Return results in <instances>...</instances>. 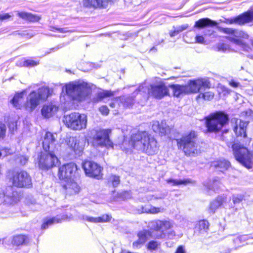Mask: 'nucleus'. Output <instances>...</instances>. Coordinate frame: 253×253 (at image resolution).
<instances>
[{
    "label": "nucleus",
    "instance_id": "1",
    "mask_svg": "<svg viewBox=\"0 0 253 253\" xmlns=\"http://www.w3.org/2000/svg\"><path fill=\"white\" fill-rule=\"evenodd\" d=\"M58 147L54 135L50 132H46L42 141L45 152L40 153L37 158L40 169L47 170L58 165L59 161L56 155Z\"/></svg>",
    "mask_w": 253,
    "mask_h": 253
},
{
    "label": "nucleus",
    "instance_id": "2",
    "mask_svg": "<svg viewBox=\"0 0 253 253\" xmlns=\"http://www.w3.org/2000/svg\"><path fill=\"white\" fill-rule=\"evenodd\" d=\"M89 93L90 88L87 83L71 82L63 87L60 100L64 103L70 100L82 101L85 99Z\"/></svg>",
    "mask_w": 253,
    "mask_h": 253
},
{
    "label": "nucleus",
    "instance_id": "3",
    "mask_svg": "<svg viewBox=\"0 0 253 253\" xmlns=\"http://www.w3.org/2000/svg\"><path fill=\"white\" fill-rule=\"evenodd\" d=\"M197 133L191 131L177 139V146L179 149L182 150L187 156H195L200 153L196 141Z\"/></svg>",
    "mask_w": 253,
    "mask_h": 253
},
{
    "label": "nucleus",
    "instance_id": "4",
    "mask_svg": "<svg viewBox=\"0 0 253 253\" xmlns=\"http://www.w3.org/2000/svg\"><path fill=\"white\" fill-rule=\"evenodd\" d=\"M50 90L48 87H42L37 91L31 92L23 103V108L29 112H33L41 102L45 101L49 96Z\"/></svg>",
    "mask_w": 253,
    "mask_h": 253
},
{
    "label": "nucleus",
    "instance_id": "5",
    "mask_svg": "<svg viewBox=\"0 0 253 253\" xmlns=\"http://www.w3.org/2000/svg\"><path fill=\"white\" fill-rule=\"evenodd\" d=\"M223 32L231 36L226 37V38L231 42L238 45L244 51L249 52L252 48L245 42L249 38V35L245 32L239 30H235L232 28H224Z\"/></svg>",
    "mask_w": 253,
    "mask_h": 253
},
{
    "label": "nucleus",
    "instance_id": "6",
    "mask_svg": "<svg viewBox=\"0 0 253 253\" xmlns=\"http://www.w3.org/2000/svg\"><path fill=\"white\" fill-rule=\"evenodd\" d=\"M140 94L145 99L148 95L157 99H161L169 95V90L164 83H160L156 85H151L150 87L145 85V84L140 85L138 87Z\"/></svg>",
    "mask_w": 253,
    "mask_h": 253
},
{
    "label": "nucleus",
    "instance_id": "7",
    "mask_svg": "<svg viewBox=\"0 0 253 253\" xmlns=\"http://www.w3.org/2000/svg\"><path fill=\"white\" fill-rule=\"evenodd\" d=\"M227 115L222 112L211 114L207 118L206 125L209 131L217 132L227 123Z\"/></svg>",
    "mask_w": 253,
    "mask_h": 253
},
{
    "label": "nucleus",
    "instance_id": "8",
    "mask_svg": "<svg viewBox=\"0 0 253 253\" xmlns=\"http://www.w3.org/2000/svg\"><path fill=\"white\" fill-rule=\"evenodd\" d=\"M233 154L236 160L243 166L248 169L253 167V155L249 150L240 143H234L232 145Z\"/></svg>",
    "mask_w": 253,
    "mask_h": 253
},
{
    "label": "nucleus",
    "instance_id": "9",
    "mask_svg": "<svg viewBox=\"0 0 253 253\" xmlns=\"http://www.w3.org/2000/svg\"><path fill=\"white\" fill-rule=\"evenodd\" d=\"M63 121L68 127L80 130L86 128L87 119L85 114L74 112L64 116Z\"/></svg>",
    "mask_w": 253,
    "mask_h": 253
},
{
    "label": "nucleus",
    "instance_id": "10",
    "mask_svg": "<svg viewBox=\"0 0 253 253\" xmlns=\"http://www.w3.org/2000/svg\"><path fill=\"white\" fill-rule=\"evenodd\" d=\"M110 129L96 128L93 129L91 133L92 135V143L94 146L112 147V143L109 139Z\"/></svg>",
    "mask_w": 253,
    "mask_h": 253
},
{
    "label": "nucleus",
    "instance_id": "11",
    "mask_svg": "<svg viewBox=\"0 0 253 253\" xmlns=\"http://www.w3.org/2000/svg\"><path fill=\"white\" fill-rule=\"evenodd\" d=\"M150 135L146 131H138L131 135L129 143L133 148L142 152Z\"/></svg>",
    "mask_w": 253,
    "mask_h": 253
},
{
    "label": "nucleus",
    "instance_id": "12",
    "mask_svg": "<svg viewBox=\"0 0 253 253\" xmlns=\"http://www.w3.org/2000/svg\"><path fill=\"white\" fill-rule=\"evenodd\" d=\"M174 226V222L171 220H156L149 223V227L151 230L160 231L161 233L157 236L158 238H163L166 236L165 232L171 229Z\"/></svg>",
    "mask_w": 253,
    "mask_h": 253
},
{
    "label": "nucleus",
    "instance_id": "13",
    "mask_svg": "<svg viewBox=\"0 0 253 253\" xmlns=\"http://www.w3.org/2000/svg\"><path fill=\"white\" fill-rule=\"evenodd\" d=\"M77 171V167L74 163H71L60 167L58 170V176L60 179L68 181L75 178Z\"/></svg>",
    "mask_w": 253,
    "mask_h": 253
},
{
    "label": "nucleus",
    "instance_id": "14",
    "mask_svg": "<svg viewBox=\"0 0 253 253\" xmlns=\"http://www.w3.org/2000/svg\"><path fill=\"white\" fill-rule=\"evenodd\" d=\"M10 179L13 185L18 187H28L32 184L30 176L24 171L13 172Z\"/></svg>",
    "mask_w": 253,
    "mask_h": 253
},
{
    "label": "nucleus",
    "instance_id": "15",
    "mask_svg": "<svg viewBox=\"0 0 253 253\" xmlns=\"http://www.w3.org/2000/svg\"><path fill=\"white\" fill-rule=\"evenodd\" d=\"M232 122L234 124L233 130L237 137H243L245 139V143H249L250 139L248 138L246 129L249 121H242L241 119L234 118Z\"/></svg>",
    "mask_w": 253,
    "mask_h": 253
},
{
    "label": "nucleus",
    "instance_id": "16",
    "mask_svg": "<svg viewBox=\"0 0 253 253\" xmlns=\"http://www.w3.org/2000/svg\"><path fill=\"white\" fill-rule=\"evenodd\" d=\"M188 94L192 93H200L202 87L210 88V83L207 79H199L197 80L190 81L186 84Z\"/></svg>",
    "mask_w": 253,
    "mask_h": 253
},
{
    "label": "nucleus",
    "instance_id": "17",
    "mask_svg": "<svg viewBox=\"0 0 253 253\" xmlns=\"http://www.w3.org/2000/svg\"><path fill=\"white\" fill-rule=\"evenodd\" d=\"M66 142L68 146L73 150L76 154L80 155L83 151L85 139L84 137H70L68 138Z\"/></svg>",
    "mask_w": 253,
    "mask_h": 253
},
{
    "label": "nucleus",
    "instance_id": "18",
    "mask_svg": "<svg viewBox=\"0 0 253 253\" xmlns=\"http://www.w3.org/2000/svg\"><path fill=\"white\" fill-rule=\"evenodd\" d=\"M83 168L86 175L100 178L102 168L96 163L91 161H85L83 165Z\"/></svg>",
    "mask_w": 253,
    "mask_h": 253
},
{
    "label": "nucleus",
    "instance_id": "19",
    "mask_svg": "<svg viewBox=\"0 0 253 253\" xmlns=\"http://www.w3.org/2000/svg\"><path fill=\"white\" fill-rule=\"evenodd\" d=\"M145 144L142 152L149 155H153L158 152L159 146L158 142L155 138L151 135L148 138V141Z\"/></svg>",
    "mask_w": 253,
    "mask_h": 253
},
{
    "label": "nucleus",
    "instance_id": "20",
    "mask_svg": "<svg viewBox=\"0 0 253 253\" xmlns=\"http://www.w3.org/2000/svg\"><path fill=\"white\" fill-rule=\"evenodd\" d=\"M72 218V217H68L67 215H58L56 216L50 218H46L44 219L42 225V228L45 229L54 224H56L61 222L62 221L65 220H70Z\"/></svg>",
    "mask_w": 253,
    "mask_h": 253
},
{
    "label": "nucleus",
    "instance_id": "21",
    "mask_svg": "<svg viewBox=\"0 0 253 253\" xmlns=\"http://www.w3.org/2000/svg\"><path fill=\"white\" fill-rule=\"evenodd\" d=\"M253 20V11H248L242 15H240L234 18L230 19V24L236 23L239 25H243L246 23Z\"/></svg>",
    "mask_w": 253,
    "mask_h": 253
},
{
    "label": "nucleus",
    "instance_id": "22",
    "mask_svg": "<svg viewBox=\"0 0 253 253\" xmlns=\"http://www.w3.org/2000/svg\"><path fill=\"white\" fill-rule=\"evenodd\" d=\"M58 110V106L54 103H50L49 104L43 106L41 113L45 118H49L54 115Z\"/></svg>",
    "mask_w": 253,
    "mask_h": 253
},
{
    "label": "nucleus",
    "instance_id": "23",
    "mask_svg": "<svg viewBox=\"0 0 253 253\" xmlns=\"http://www.w3.org/2000/svg\"><path fill=\"white\" fill-rule=\"evenodd\" d=\"M111 216L109 214H103L99 217H91L87 215L81 214L79 216V218L86 220L92 223H103L110 221L111 219Z\"/></svg>",
    "mask_w": 253,
    "mask_h": 253
},
{
    "label": "nucleus",
    "instance_id": "24",
    "mask_svg": "<svg viewBox=\"0 0 253 253\" xmlns=\"http://www.w3.org/2000/svg\"><path fill=\"white\" fill-rule=\"evenodd\" d=\"M152 128L154 132L161 135H165L170 131V128L165 121H162L161 123L158 121H154Z\"/></svg>",
    "mask_w": 253,
    "mask_h": 253
},
{
    "label": "nucleus",
    "instance_id": "25",
    "mask_svg": "<svg viewBox=\"0 0 253 253\" xmlns=\"http://www.w3.org/2000/svg\"><path fill=\"white\" fill-rule=\"evenodd\" d=\"M169 87L172 90L173 95L174 97H181L186 94H188L186 84H171Z\"/></svg>",
    "mask_w": 253,
    "mask_h": 253
},
{
    "label": "nucleus",
    "instance_id": "26",
    "mask_svg": "<svg viewBox=\"0 0 253 253\" xmlns=\"http://www.w3.org/2000/svg\"><path fill=\"white\" fill-rule=\"evenodd\" d=\"M150 236V232L144 230L139 232L138 233V239L132 244V247L134 249H139L146 242L148 236Z\"/></svg>",
    "mask_w": 253,
    "mask_h": 253
},
{
    "label": "nucleus",
    "instance_id": "27",
    "mask_svg": "<svg viewBox=\"0 0 253 253\" xmlns=\"http://www.w3.org/2000/svg\"><path fill=\"white\" fill-rule=\"evenodd\" d=\"M220 179L218 177L213 178L212 180H208L204 183V186L205 187V190L207 192H210V191H214L217 190L220 185ZM210 194V193H209Z\"/></svg>",
    "mask_w": 253,
    "mask_h": 253
},
{
    "label": "nucleus",
    "instance_id": "28",
    "mask_svg": "<svg viewBox=\"0 0 253 253\" xmlns=\"http://www.w3.org/2000/svg\"><path fill=\"white\" fill-rule=\"evenodd\" d=\"M66 183L64 185L65 189L67 191V193L69 194H74L77 193L80 191V187L75 181L74 178L66 181Z\"/></svg>",
    "mask_w": 253,
    "mask_h": 253
},
{
    "label": "nucleus",
    "instance_id": "29",
    "mask_svg": "<svg viewBox=\"0 0 253 253\" xmlns=\"http://www.w3.org/2000/svg\"><path fill=\"white\" fill-rule=\"evenodd\" d=\"M140 92L138 91V88L132 93L133 96L132 97H126L123 96L118 98L117 101L119 100L120 102L125 107L129 108L131 107L134 102L133 97L135 96L136 95L138 94Z\"/></svg>",
    "mask_w": 253,
    "mask_h": 253
},
{
    "label": "nucleus",
    "instance_id": "30",
    "mask_svg": "<svg viewBox=\"0 0 253 253\" xmlns=\"http://www.w3.org/2000/svg\"><path fill=\"white\" fill-rule=\"evenodd\" d=\"M212 166L216 170L223 172L226 170L230 166V163L225 160H220L212 163Z\"/></svg>",
    "mask_w": 253,
    "mask_h": 253
},
{
    "label": "nucleus",
    "instance_id": "31",
    "mask_svg": "<svg viewBox=\"0 0 253 253\" xmlns=\"http://www.w3.org/2000/svg\"><path fill=\"white\" fill-rule=\"evenodd\" d=\"M17 15L23 19L30 22H37L41 19V16L26 12H18Z\"/></svg>",
    "mask_w": 253,
    "mask_h": 253
},
{
    "label": "nucleus",
    "instance_id": "32",
    "mask_svg": "<svg viewBox=\"0 0 253 253\" xmlns=\"http://www.w3.org/2000/svg\"><path fill=\"white\" fill-rule=\"evenodd\" d=\"M39 64V61H36L32 59H26L25 58L21 59L16 63V65L18 66L28 68L33 67L38 65Z\"/></svg>",
    "mask_w": 253,
    "mask_h": 253
},
{
    "label": "nucleus",
    "instance_id": "33",
    "mask_svg": "<svg viewBox=\"0 0 253 253\" xmlns=\"http://www.w3.org/2000/svg\"><path fill=\"white\" fill-rule=\"evenodd\" d=\"M23 95V92L16 93L14 95L13 99L11 101V102L14 107L18 109L23 108V104H22Z\"/></svg>",
    "mask_w": 253,
    "mask_h": 253
},
{
    "label": "nucleus",
    "instance_id": "34",
    "mask_svg": "<svg viewBox=\"0 0 253 253\" xmlns=\"http://www.w3.org/2000/svg\"><path fill=\"white\" fill-rule=\"evenodd\" d=\"M216 23L209 18L200 19L195 22L194 27L197 28H204L208 26H215Z\"/></svg>",
    "mask_w": 253,
    "mask_h": 253
},
{
    "label": "nucleus",
    "instance_id": "35",
    "mask_svg": "<svg viewBox=\"0 0 253 253\" xmlns=\"http://www.w3.org/2000/svg\"><path fill=\"white\" fill-rule=\"evenodd\" d=\"M227 198L224 196H219L215 200L213 201L210 204V209L214 212L220 206H221Z\"/></svg>",
    "mask_w": 253,
    "mask_h": 253
},
{
    "label": "nucleus",
    "instance_id": "36",
    "mask_svg": "<svg viewBox=\"0 0 253 253\" xmlns=\"http://www.w3.org/2000/svg\"><path fill=\"white\" fill-rule=\"evenodd\" d=\"M209 223L206 220L199 221L196 226V229L199 231V233L202 234L207 232L209 229Z\"/></svg>",
    "mask_w": 253,
    "mask_h": 253
},
{
    "label": "nucleus",
    "instance_id": "37",
    "mask_svg": "<svg viewBox=\"0 0 253 253\" xmlns=\"http://www.w3.org/2000/svg\"><path fill=\"white\" fill-rule=\"evenodd\" d=\"M168 183L171 184L173 186H179L180 185H186L188 184L192 183V180L190 179H169L167 180Z\"/></svg>",
    "mask_w": 253,
    "mask_h": 253
},
{
    "label": "nucleus",
    "instance_id": "38",
    "mask_svg": "<svg viewBox=\"0 0 253 253\" xmlns=\"http://www.w3.org/2000/svg\"><path fill=\"white\" fill-rule=\"evenodd\" d=\"M249 239H248V236L247 235H242L241 236H238L236 237L233 240L234 243L235 244V246L236 247H239L241 246L242 245H244V242L246 241H248ZM250 242H247L246 244H250Z\"/></svg>",
    "mask_w": 253,
    "mask_h": 253
},
{
    "label": "nucleus",
    "instance_id": "39",
    "mask_svg": "<svg viewBox=\"0 0 253 253\" xmlns=\"http://www.w3.org/2000/svg\"><path fill=\"white\" fill-rule=\"evenodd\" d=\"M214 94L211 91H206L204 93H200L197 97V99H203L205 100L210 101L214 97Z\"/></svg>",
    "mask_w": 253,
    "mask_h": 253
},
{
    "label": "nucleus",
    "instance_id": "40",
    "mask_svg": "<svg viewBox=\"0 0 253 253\" xmlns=\"http://www.w3.org/2000/svg\"><path fill=\"white\" fill-rule=\"evenodd\" d=\"M143 212L151 213H157L164 211V209L161 208H157L152 206H148L143 209Z\"/></svg>",
    "mask_w": 253,
    "mask_h": 253
},
{
    "label": "nucleus",
    "instance_id": "41",
    "mask_svg": "<svg viewBox=\"0 0 253 253\" xmlns=\"http://www.w3.org/2000/svg\"><path fill=\"white\" fill-rule=\"evenodd\" d=\"M25 239V236L23 235H16L13 237L12 243L16 246H19L24 243Z\"/></svg>",
    "mask_w": 253,
    "mask_h": 253
},
{
    "label": "nucleus",
    "instance_id": "42",
    "mask_svg": "<svg viewBox=\"0 0 253 253\" xmlns=\"http://www.w3.org/2000/svg\"><path fill=\"white\" fill-rule=\"evenodd\" d=\"M113 95V93L111 91L104 90L100 92L97 94V101H99L107 97L111 96Z\"/></svg>",
    "mask_w": 253,
    "mask_h": 253
},
{
    "label": "nucleus",
    "instance_id": "43",
    "mask_svg": "<svg viewBox=\"0 0 253 253\" xmlns=\"http://www.w3.org/2000/svg\"><path fill=\"white\" fill-rule=\"evenodd\" d=\"M217 91L220 95H223V96H225L230 92V89L222 85H219L218 86Z\"/></svg>",
    "mask_w": 253,
    "mask_h": 253
},
{
    "label": "nucleus",
    "instance_id": "44",
    "mask_svg": "<svg viewBox=\"0 0 253 253\" xmlns=\"http://www.w3.org/2000/svg\"><path fill=\"white\" fill-rule=\"evenodd\" d=\"M241 117L245 118L247 120L246 121H250L251 120L253 119V112L248 109L241 113Z\"/></svg>",
    "mask_w": 253,
    "mask_h": 253
},
{
    "label": "nucleus",
    "instance_id": "45",
    "mask_svg": "<svg viewBox=\"0 0 253 253\" xmlns=\"http://www.w3.org/2000/svg\"><path fill=\"white\" fill-rule=\"evenodd\" d=\"M109 181L112 184L114 187H116L120 183V177L115 175H112L109 177Z\"/></svg>",
    "mask_w": 253,
    "mask_h": 253
},
{
    "label": "nucleus",
    "instance_id": "46",
    "mask_svg": "<svg viewBox=\"0 0 253 253\" xmlns=\"http://www.w3.org/2000/svg\"><path fill=\"white\" fill-rule=\"evenodd\" d=\"M160 243L155 241H150L147 244V248L149 250H156L160 246Z\"/></svg>",
    "mask_w": 253,
    "mask_h": 253
},
{
    "label": "nucleus",
    "instance_id": "47",
    "mask_svg": "<svg viewBox=\"0 0 253 253\" xmlns=\"http://www.w3.org/2000/svg\"><path fill=\"white\" fill-rule=\"evenodd\" d=\"M229 45L226 43H219L217 45L218 51H222V52H226L229 50Z\"/></svg>",
    "mask_w": 253,
    "mask_h": 253
},
{
    "label": "nucleus",
    "instance_id": "48",
    "mask_svg": "<svg viewBox=\"0 0 253 253\" xmlns=\"http://www.w3.org/2000/svg\"><path fill=\"white\" fill-rule=\"evenodd\" d=\"M244 199L242 195H233L232 200L234 204L240 203Z\"/></svg>",
    "mask_w": 253,
    "mask_h": 253
},
{
    "label": "nucleus",
    "instance_id": "49",
    "mask_svg": "<svg viewBox=\"0 0 253 253\" xmlns=\"http://www.w3.org/2000/svg\"><path fill=\"white\" fill-rule=\"evenodd\" d=\"M54 30L56 31L62 33H65L69 32H72L71 31L69 30L67 28H55V27H50V30L52 31H54Z\"/></svg>",
    "mask_w": 253,
    "mask_h": 253
},
{
    "label": "nucleus",
    "instance_id": "50",
    "mask_svg": "<svg viewBox=\"0 0 253 253\" xmlns=\"http://www.w3.org/2000/svg\"><path fill=\"white\" fill-rule=\"evenodd\" d=\"M0 157H5L8 154H10V150L5 148L0 149Z\"/></svg>",
    "mask_w": 253,
    "mask_h": 253
},
{
    "label": "nucleus",
    "instance_id": "51",
    "mask_svg": "<svg viewBox=\"0 0 253 253\" xmlns=\"http://www.w3.org/2000/svg\"><path fill=\"white\" fill-rule=\"evenodd\" d=\"M99 111L102 114L107 115L109 113V109L106 106H102L99 108Z\"/></svg>",
    "mask_w": 253,
    "mask_h": 253
},
{
    "label": "nucleus",
    "instance_id": "52",
    "mask_svg": "<svg viewBox=\"0 0 253 253\" xmlns=\"http://www.w3.org/2000/svg\"><path fill=\"white\" fill-rule=\"evenodd\" d=\"M6 127L4 125H0V138L3 137L5 133Z\"/></svg>",
    "mask_w": 253,
    "mask_h": 253
},
{
    "label": "nucleus",
    "instance_id": "53",
    "mask_svg": "<svg viewBox=\"0 0 253 253\" xmlns=\"http://www.w3.org/2000/svg\"><path fill=\"white\" fill-rule=\"evenodd\" d=\"M195 40L196 42L199 43H205V42L204 38L202 36L197 35Z\"/></svg>",
    "mask_w": 253,
    "mask_h": 253
},
{
    "label": "nucleus",
    "instance_id": "54",
    "mask_svg": "<svg viewBox=\"0 0 253 253\" xmlns=\"http://www.w3.org/2000/svg\"><path fill=\"white\" fill-rule=\"evenodd\" d=\"M229 84L230 86H231L233 87L236 88L238 87H239L240 86V84L239 83L233 80H231L229 81Z\"/></svg>",
    "mask_w": 253,
    "mask_h": 253
},
{
    "label": "nucleus",
    "instance_id": "55",
    "mask_svg": "<svg viewBox=\"0 0 253 253\" xmlns=\"http://www.w3.org/2000/svg\"><path fill=\"white\" fill-rule=\"evenodd\" d=\"M11 17V15L8 13H5L3 14H0V23L4 20L9 19Z\"/></svg>",
    "mask_w": 253,
    "mask_h": 253
},
{
    "label": "nucleus",
    "instance_id": "56",
    "mask_svg": "<svg viewBox=\"0 0 253 253\" xmlns=\"http://www.w3.org/2000/svg\"><path fill=\"white\" fill-rule=\"evenodd\" d=\"M175 235L176 234L175 231L172 230H169L167 232V236L169 239L173 238L175 236Z\"/></svg>",
    "mask_w": 253,
    "mask_h": 253
},
{
    "label": "nucleus",
    "instance_id": "57",
    "mask_svg": "<svg viewBox=\"0 0 253 253\" xmlns=\"http://www.w3.org/2000/svg\"><path fill=\"white\" fill-rule=\"evenodd\" d=\"M175 253H185L183 247H178Z\"/></svg>",
    "mask_w": 253,
    "mask_h": 253
},
{
    "label": "nucleus",
    "instance_id": "58",
    "mask_svg": "<svg viewBox=\"0 0 253 253\" xmlns=\"http://www.w3.org/2000/svg\"><path fill=\"white\" fill-rule=\"evenodd\" d=\"M118 99V98L116 99H115V100H114V102L110 103V106L111 107H112V108H114V107H115L116 104V103H119V101H120V100H119L118 101H117Z\"/></svg>",
    "mask_w": 253,
    "mask_h": 253
},
{
    "label": "nucleus",
    "instance_id": "59",
    "mask_svg": "<svg viewBox=\"0 0 253 253\" xmlns=\"http://www.w3.org/2000/svg\"><path fill=\"white\" fill-rule=\"evenodd\" d=\"M180 32H178V29L174 30L173 32H170V35L171 37H174L178 34Z\"/></svg>",
    "mask_w": 253,
    "mask_h": 253
},
{
    "label": "nucleus",
    "instance_id": "60",
    "mask_svg": "<svg viewBox=\"0 0 253 253\" xmlns=\"http://www.w3.org/2000/svg\"><path fill=\"white\" fill-rule=\"evenodd\" d=\"M188 27V26L187 25H182L181 27H179L178 28V32H182L183 30L186 29Z\"/></svg>",
    "mask_w": 253,
    "mask_h": 253
},
{
    "label": "nucleus",
    "instance_id": "61",
    "mask_svg": "<svg viewBox=\"0 0 253 253\" xmlns=\"http://www.w3.org/2000/svg\"><path fill=\"white\" fill-rule=\"evenodd\" d=\"M213 31L211 30H207L205 32V35H211Z\"/></svg>",
    "mask_w": 253,
    "mask_h": 253
},
{
    "label": "nucleus",
    "instance_id": "62",
    "mask_svg": "<svg viewBox=\"0 0 253 253\" xmlns=\"http://www.w3.org/2000/svg\"><path fill=\"white\" fill-rule=\"evenodd\" d=\"M7 197L5 198V199L4 200V202H5L6 203H7V204H13V202H11V201H8L7 200Z\"/></svg>",
    "mask_w": 253,
    "mask_h": 253
},
{
    "label": "nucleus",
    "instance_id": "63",
    "mask_svg": "<svg viewBox=\"0 0 253 253\" xmlns=\"http://www.w3.org/2000/svg\"><path fill=\"white\" fill-rule=\"evenodd\" d=\"M4 197V195L3 194L0 193V202L2 201V198Z\"/></svg>",
    "mask_w": 253,
    "mask_h": 253
},
{
    "label": "nucleus",
    "instance_id": "64",
    "mask_svg": "<svg viewBox=\"0 0 253 253\" xmlns=\"http://www.w3.org/2000/svg\"><path fill=\"white\" fill-rule=\"evenodd\" d=\"M23 159H24V162H21V163L23 165H24V164L26 163V161H27V159H26V158H25V157H23Z\"/></svg>",
    "mask_w": 253,
    "mask_h": 253
}]
</instances>
